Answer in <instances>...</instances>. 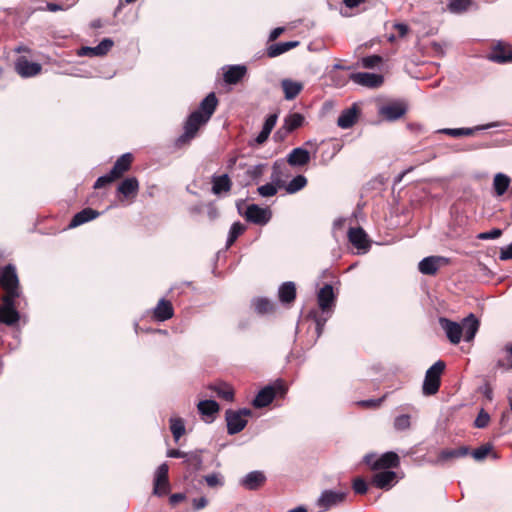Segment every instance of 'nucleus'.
I'll return each mask as SVG.
<instances>
[{
  "instance_id": "obj_1",
  "label": "nucleus",
  "mask_w": 512,
  "mask_h": 512,
  "mask_svg": "<svg viewBox=\"0 0 512 512\" xmlns=\"http://www.w3.org/2000/svg\"><path fill=\"white\" fill-rule=\"evenodd\" d=\"M134 156L131 153L121 155L106 175L99 177L94 183V189H101L122 178L131 169Z\"/></svg>"
},
{
  "instance_id": "obj_2",
  "label": "nucleus",
  "mask_w": 512,
  "mask_h": 512,
  "mask_svg": "<svg viewBox=\"0 0 512 512\" xmlns=\"http://www.w3.org/2000/svg\"><path fill=\"white\" fill-rule=\"evenodd\" d=\"M0 288L4 291L2 296L20 297V282L13 264L0 267Z\"/></svg>"
},
{
  "instance_id": "obj_3",
  "label": "nucleus",
  "mask_w": 512,
  "mask_h": 512,
  "mask_svg": "<svg viewBox=\"0 0 512 512\" xmlns=\"http://www.w3.org/2000/svg\"><path fill=\"white\" fill-rule=\"evenodd\" d=\"M208 121L199 113L192 112L184 123V133L177 138L176 146L181 148L188 145L196 137L199 129Z\"/></svg>"
},
{
  "instance_id": "obj_4",
  "label": "nucleus",
  "mask_w": 512,
  "mask_h": 512,
  "mask_svg": "<svg viewBox=\"0 0 512 512\" xmlns=\"http://www.w3.org/2000/svg\"><path fill=\"white\" fill-rule=\"evenodd\" d=\"M445 362L439 360L435 362L425 374L422 392L426 396H431L439 391L441 385V375L445 369Z\"/></svg>"
},
{
  "instance_id": "obj_5",
  "label": "nucleus",
  "mask_w": 512,
  "mask_h": 512,
  "mask_svg": "<svg viewBox=\"0 0 512 512\" xmlns=\"http://www.w3.org/2000/svg\"><path fill=\"white\" fill-rule=\"evenodd\" d=\"M287 386L281 380L276 381L272 385H268L261 389L252 404L256 408H263L268 406L276 396L284 397L287 393Z\"/></svg>"
},
{
  "instance_id": "obj_6",
  "label": "nucleus",
  "mask_w": 512,
  "mask_h": 512,
  "mask_svg": "<svg viewBox=\"0 0 512 512\" xmlns=\"http://www.w3.org/2000/svg\"><path fill=\"white\" fill-rule=\"evenodd\" d=\"M252 415V411L248 408L239 409L237 411L228 409L225 412L227 423V432L234 435L241 432L247 425V417Z\"/></svg>"
},
{
  "instance_id": "obj_7",
  "label": "nucleus",
  "mask_w": 512,
  "mask_h": 512,
  "mask_svg": "<svg viewBox=\"0 0 512 512\" xmlns=\"http://www.w3.org/2000/svg\"><path fill=\"white\" fill-rule=\"evenodd\" d=\"M18 297L2 296L0 305V323L13 326L20 320V314L16 307Z\"/></svg>"
},
{
  "instance_id": "obj_8",
  "label": "nucleus",
  "mask_w": 512,
  "mask_h": 512,
  "mask_svg": "<svg viewBox=\"0 0 512 512\" xmlns=\"http://www.w3.org/2000/svg\"><path fill=\"white\" fill-rule=\"evenodd\" d=\"M364 462L372 470L397 468L400 465L399 456L392 451L384 453L378 459H375V455L368 454L364 457Z\"/></svg>"
},
{
  "instance_id": "obj_9",
  "label": "nucleus",
  "mask_w": 512,
  "mask_h": 512,
  "mask_svg": "<svg viewBox=\"0 0 512 512\" xmlns=\"http://www.w3.org/2000/svg\"><path fill=\"white\" fill-rule=\"evenodd\" d=\"M487 58L495 63L512 62V46L506 42L498 41L492 45Z\"/></svg>"
},
{
  "instance_id": "obj_10",
  "label": "nucleus",
  "mask_w": 512,
  "mask_h": 512,
  "mask_svg": "<svg viewBox=\"0 0 512 512\" xmlns=\"http://www.w3.org/2000/svg\"><path fill=\"white\" fill-rule=\"evenodd\" d=\"M169 467L167 463L161 464L155 474L153 493L157 496H164L168 494L170 490L169 478H168Z\"/></svg>"
},
{
  "instance_id": "obj_11",
  "label": "nucleus",
  "mask_w": 512,
  "mask_h": 512,
  "mask_svg": "<svg viewBox=\"0 0 512 512\" xmlns=\"http://www.w3.org/2000/svg\"><path fill=\"white\" fill-rule=\"evenodd\" d=\"M349 79L358 85L368 88H378L384 82L382 75L368 72L352 73Z\"/></svg>"
},
{
  "instance_id": "obj_12",
  "label": "nucleus",
  "mask_w": 512,
  "mask_h": 512,
  "mask_svg": "<svg viewBox=\"0 0 512 512\" xmlns=\"http://www.w3.org/2000/svg\"><path fill=\"white\" fill-rule=\"evenodd\" d=\"M245 218L248 222L253 224L265 225L271 218V212L256 204H251L246 209Z\"/></svg>"
},
{
  "instance_id": "obj_13",
  "label": "nucleus",
  "mask_w": 512,
  "mask_h": 512,
  "mask_svg": "<svg viewBox=\"0 0 512 512\" xmlns=\"http://www.w3.org/2000/svg\"><path fill=\"white\" fill-rule=\"evenodd\" d=\"M335 294L330 284H325L317 294L319 308L323 313H330L335 305Z\"/></svg>"
},
{
  "instance_id": "obj_14",
  "label": "nucleus",
  "mask_w": 512,
  "mask_h": 512,
  "mask_svg": "<svg viewBox=\"0 0 512 512\" xmlns=\"http://www.w3.org/2000/svg\"><path fill=\"white\" fill-rule=\"evenodd\" d=\"M448 263V260L441 256H429L425 257L419 262L418 269L424 275H435L437 274L441 265Z\"/></svg>"
},
{
  "instance_id": "obj_15",
  "label": "nucleus",
  "mask_w": 512,
  "mask_h": 512,
  "mask_svg": "<svg viewBox=\"0 0 512 512\" xmlns=\"http://www.w3.org/2000/svg\"><path fill=\"white\" fill-rule=\"evenodd\" d=\"M349 242L359 250L367 251L370 248V241L363 228L351 227L348 230Z\"/></svg>"
},
{
  "instance_id": "obj_16",
  "label": "nucleus",
  "mask_w": 512,
  "mask_h": 512,
  "mask_svg": "<svg viewBox=\"0 0 512 512\" xmlns=\"http://www.w3.org/2000/svg\"><path fill=\"white\" fill-rule=\"evenodd\" d=\"M441 327L446 332L447 338L452 344H458L463 336V327L461 324L451 321L447 318H440Z\"/></svg>"
},
{
  "instance_id": "obj_17",
  "label": "nucleus",
  "mask_w": 512,
  "mask_h": 512,
  "mask_svg": "<svg viewBox=\"0 0 512 512\" xmlns=\"http://www.w3.org/2000/svg\"><path fill=\"white\" fill-rule=\"evenodd\" d=\"M347 496L346 492H335L332 490H325L320 498L318 499V506L328 510L333 506H336L342 503Z\"/></svg>"
},
{
  "instance_id": "obj_18",
  "label": "nucleus",
  "mask_w": 512,
  "mask_h": 512,
  "mask_svg": "<svg viewBox=\"0 0 512 512\" xmlns=\"http://www.w3.org/2000/svg\"><path fill=\"white\" fill-rule=\"evenodd\" d=\"M470 453V448L468 446H461L456 449H443L441 450L436 460L433 462L435 465H442L450 460L465 457Z\"/></svg>"
},
{
  "instance_id": "obj_19",
  "label": "nucleus",
  "mask_w": 512,
  "mask_h": 512,
  "mask_svg": "<svg viewBox=\"0 0 512 512\" xmlns=\"http://www.w3.org/2000/svg\"><path fill=\"white\" fill-rule=\"evenodd\" d=\"M174 316V308L171 301L164 298L160 299L153 309L152 317L154 320L164 322Z\"/></svg>"
},
{
  "instance_id": "obj_20",
  "label": "nucleus",
  "mask_w": 512,
  "mask_h": 512,
  "mask_svg": "<svg viewBox=\"0 0 512 512\" xmlns=\"http://www.w3.org/2000/svg\"><path fill=\"white\" fill-rule=\"evenodd\" d=\"M15 70L22 77H32L41 72L42 66L28 61L25 57H20L15 63Z\"/></svg>"
},
{
  "instance_id": "obj_21",
  "label": "nucleus",
  "mask_w": 512,
  "mask_h": 512,
  "mask_svg": "<svg viewBox=\"0 0 512 512\" xmlns=\"http://www.w3.org/2000/svg\"><path fill=\"white\" fill-rule=\"evenodd\" d=\"M218 106V99L214 92L209 93L201 102L199 107L193 111L199 113L207 120H210Z\"/></svg>"
},
{
  "instance_id": "obj_22",
  "label": "nucleus",
  "mask_w": 512,
  "mask_h": 512,
  "mask_svg": "<svg viewBox=\"0 0 512 512\" xmlns=\"http://www.w3.org/2000/svg\"><path fill=\"white\" fill-rule=\"evenodd\" d=\"M360 109L357 104H353L350 108L345 109L339 115L337 124L342 129L351 128L358 120Z\"/></svg>"
},
{
  "instance_id": "obj_23",
  "label": "nucleus",
  "mask_w": 512,
  "mask_h": 512,
  "mask_svg": "<svg viewBox=\"0 0 512 512\" xmlns=\"http://www.w3.org/2000/svg\"><path fill=\"white\" fill-rule=\"evenodd\" d=\"M407 111V107L402 102H393L383 106L380 114L387 120L394 121L401 118Z\"/></svg>"
},
{
  "instance_id": "obj_24",
  "label": "nucleus",
  "mask_w": 512,
  "mask_h": 512,
  "mask_svg": "<svg viewBox=\"0 0 512 512\" xmlns=\"http://www.w3.org/2000/svg\"><path fill=\"white\" fill-rule=\"evenodd\" d=\"M100 215V212L93 208L87 207L76 213L71 219L68 228H76L83 225L91 220L96 219Z\"/></svg>"
},
{
  "instance_id": "obj_25",
  "label": "nucleus",
  "mask_w": 512,
  "mask_h": 512,
  "mask_svg": "<svg viewBox=\"0 0 512 512\" xmlns=\"http://www.w3.org/2000/svg\"><path fill=\"white\" fill-rule=\"evenodd\" d=\"M310 159L309 151L302 147L292 149L287 155V163L293 167L305 166L310 162Z\"/></svg>"
},
{
  "instance_id": "obj_26",
  "label": "nucleus",
  "mask_w": 512,
  "mask_h": 512,
  "mask_svg": "<svg viewBox=\"0 0 512 512\" xmlns=\"http://www.w3.org/2000/svg\"><path fill=\"white\" fill-rule=\"evenodd\" d=\"M209 390L216 393L217 397L223 399L225 401H233L234 400V389L233 387L223 381H216L207 386Z\"/></svg>"
},
{
  "instance_id": "obj_27",
  "label": "nucleus",
  "mask_w": 512,
  "mask_h": 512,
  "mask_svg": "<svg viewBox=\"0 0 512 512\" xmlns=\"http://www.w3.org/2000/svg\"><path fill=\"white\" fill-rule=\"evenodd\" d=\"M397 475L393 471H382L373 475L372 484L379 489H389L396 482Z\"/></svg>"
},
{
  "instance_id": "obj_28",
  "label": "nucleus",
  "mask_w": 512,
  "mask_h": 512,
  "mask_svg": "<svg viewBox=\"0 0 512 512\" xmlns=\"http://www.w3.org/2000/svg\"><path fill=\"white\" fill-rule=\"evenodd\" d=\"M266 482V476L261 471H252L248 473L241 481L243 487L248 490H257Z\"/></svg>"
},
{
  "instance_id": "obj_29",
  "label": "nucleus",
  "mask_w": 512,
  "mask_h": 512,
  "mask_svg": "<svg viewBox=\"0 0 512 512\" xmlns=\"http://www.w3.org/2000/svg\"><path fill=\"white\" fill-rule=\"evenodd\" d=\"M479 325V320L475 317L474 314H469L463 320L461 326L463 327V336L465 341L470 342L474 339L479 329Z\"/></svg>"
},
{
  "instance_id": "obj_30",
  "label": "nucleus",
  "mask_w": 512,
  "mask_h": 512,
  "mask_svg": "<svg viewBox=\"0 0 512 512\" xmlns=\"http://www.w3.org/2000/svg\"><path fill=\"white\" fill-rule=\"evenodd\" d=\"M212 192L215 195H220L222 193H227L232 188V181L227 174L223 175H214L212 176Z\"/></svg>"
},
{
  "instance_id": "obj_31",
  "label": "nucleus",
  "mask_w": 512,
  "mask_h": 512,
  "mask_svg": "<svg viewBox=\"0 0 512 512\" xmlns=\"http://www.w3.org/2000/svg\"><path fill=\"white\" fill-rule=\"evenodd\" d=\"M278 297L283 304H292L296 299V285L294 282H284L278 291Z\"/></svg>"
},
{
  "instance_id": "obj_32",
  "label": "nucleus",
  "mask_w": 512,
  "mask_h": 512,
  "mask_svg": "<svg viewBox=\"0 0 512 512\" xmlns=\"http://www.w3.org/2000/svg\"><path fill=\"white\" fill-rule=\"evenodd\" d=\"M300 45L299 41H288L282 43L271 44L266 49V54L269 58H275L291 49Z\"/></svg>"
},
{
  "instance_id": "obj_33",
  "label": "nucleus",
  "mask_w": 512,
  "mask_h": 512,
  "mask_svg": "<svg viewBox=\"0 0 512 512\" xmlns=\"http://www.w3.org/2000/svg\"><path fill=\"white\" fill-rule=\"evenodd\" d=\"M281 87L286 100L295 99L303 90V84L301 82L293 81L291 79H283L281 81Z\"/></svg>"
},
{
  "instance_id": "obj_34",
  "label": "nucleus",
  "mask_w": 512,
  "mask_h": 512,
  "mask_svg": "<svg viewBox=\"0 0 512 512\" xmlns=\"http://www.w3.org/2000/svg\"><path fill=\"white\" fill-rule=\"evenodd\" d=\"M117 191L125 198L134 197L139 191V182L137 178L130 177L124 179L118 186Z\"/></svg>"
},
{
  "instance_id": "obj_35",
  "label": "nucleus",
  "mask_w": 512,
  "mask_h": 512,
  "mask_svg": "<svg viewBox=\"0 0 512 512\" xmlns=\"http://www.w3.org/2000/svg\"><path fill=\"white\" fill-rule=\"evenodd\" d=\"M247 69L242 65H232L229 66L226 72L224 73V81L227 84H237L242 78L245 76Z\"/></svg>"
},
{
  "instance_id": "obj_36",
  "label": "nucleus",
  "mask_w": 512,
  "mask_h": 512,
  "mask_svg": "<svg viewBox=\"0 0 512 512\" xmlns=\"http://www.w3.org/2000/svg\"><path fill=\"white\" fill-rule=\"evenodd\" d=\"M277 118H278L277 114H271L266 118L261 132L258 134V136L255 139L257 144L261 145L264 142H266L271 131L273 130V128L276 125Z\"/></svg>"
},
{
  "instance_id": "obj_37",
  "label": "nucleus",
  "mask_w": 512,
  "mask_h": 512,
  "mask_svg": "<svg viewBox=\"0 0 512 512\" xmlns=\"http://www.w3.org/2000/svg\"><path fill=\"white\" fill-rule=\"evenodd\" d=\"M305 121V118L300 113H290L285 119L281 129H284L286 133H291L294 130L300 128Z\"/></svg>"
},
{
  "instance_id": "obj_38",
  "label": "nucleus",
  "mask_w": 512,
  "mask_h": 512,
  "mask_svg": "<svg viewBox=\"0 0 512 512\" xmlns=\"http://www.w3.org/2000/svg\"><path fill=\"white\" fill-rule=\"evenodd\" d=\"M183 464L186 465V467L188 469H191L192 471L200 470L203 465L202 451L195 450L187 452Z\"/></svg>"
},
{
  "instance_id": "obj_39",
  "label": "nucleus",
  "mask_w": 512,
  "mask_h": 512,
  "mask_svg": "<svg viewBox=\"0 0 512 512\" xmlns=\"http://www.w3.org/2000/svg\"><path fill=\"white\" fill-rule=\"evenodd\" d=\"M113 41L109 38L103 39L96 47H85L82 48L84 54L103 56L112 48Z\"/></svg>"
},
{
  "instance_id": "obj_40",
  "label": "nucleus",
  "mask_w": 512,
  "mask_h": 512,
  "mask_svg": "<svg viewBox=\"0 0 512 512\" xmlns=\"http://www.w3.org/2000/svg\"><path fill=\"white\" fill-rule=\"evenodd\" d=\"M199 412L211 420L214 419V416L220 410L219 404L214 400H203L200 401L197 405Z\"/></svg>"
},
{
  "instance_id": "obj_41",
  "label": "nucleus",
  "mask_w": 512,
  "mask_h": 512,
  "mask_svg": "<svg viewBox=\"0 0 512 512\" xmlns=\"http://www.w3.org/2000/svg\"><path fill=\"white\" fill-rule=\"evenodd\" d=\"M503 353V357L496 362V368L502 371H510L512 370V342L504 346Z\"/></svg>"
},
{
  "instance_id": "obj_42",
  "label": "nucleus",
  "mask_w": 512,
  "mask_h": 512,
  "mask_svg": "<svg viewBox=\"0 0 512 512\" xmlns=\"http://www.w3.org/2000/svg\"><path fill=\"white\" fill-rule=\"evenodd\" d=\"M511 183L510 178L502 173L495 175L493 180V187L497 196H502L509 188Z\"/></svg>"
},
{
  "instance_id": "obj_43",
  "label": "nucleus",
  "mask_w": 512,
  "mask_h": 512,
  "mask_svg": "<svg viewBox=\"0 0 512 512\" xmlns=\"http://www.w3.org/2000/svg\"><path fill=\"white\" fill-rule=\"evenodd\" d=\"M475 3L472 0H451L448 3V10L451 13L460 14L471 9Z\"/></svg>"
},
{
  "instance_id": "obj_44",
  "label": "nucleus",
  "mask_w": 512,
  "mask_h": 512,
  "mask_svg": "<svg viewBox=\"0 0 512 512\" xmlns=\"http://www.w3.org/2000/svg\"><path fill=\"white\" fill-rule=\"evenodd\" d=\"M254 308L259 314H269L275 311V305L267 298H257L253 301Z\"/></svg>"
},
{
  "instance_id": "obj_45",
  "label": "nucleus",
  "mask_w": 512,
  "mask_h": 512,
  "mask_svg": "<svg viewBox=\"0 0 512 512\" xmlns=\"http://www.w3.org/2000/svg\"><path fill=\"white\" fill-rule=\"evenodd\" d=\"M307 178L303 175H297L294 177L284 188L287 193L294 194L302 190L307 185Z\"/></svg>"
},
{
  "instance_id": "obj_46",
  "label": "nucleus",
  "mask_w": 512,
  "mask_h": 512,
  "mask_svg": "<svg viewBox=\"0 0 512 512\" xmlns=\"http://www.w3.org/2000/svg\"><path fill=\"white\" fill-rule=\"evenodd\" d=\"M170 430L174 440L177 442L185 434L184 421L181 418H171Z\"/></svg>"
},
{
  "instance_id": "obj_47",
  "label": "nucleus",
  "mask_w": 512,
  "mask_h": 512,
  "mask_svg": "<svg viewBox=\"0 0 512 512\" xmlns=\"http://www.w3.org/2000/svg\"><path fill=\"white\" fill-rule=\"evenodd\" d=\"M483 127H475V128H446L441 132L447 134L452 137H463V136H472L475 131L482 129Z\"/></svg>"
},
{
  "instance_id": "obj_48",
  "label": "nucleus",
  "mask_w": 512,
  "mask_h": 512,
  "mask_svg": "<svg viewBox=\"0 0 512 512\" xmlns=\"http://www.w3.org/2000/svg\"><path fill=\"white\" fill-rule=\"evenodd\" d=\"M245 229H246V227L242 223H240V222L233 223L230 228V231H229V236L227 239V247H230L231 245H233L234 242L237 240V238L244 233Z\"/></svg>"
},
{
  "instance_id": "obj_49",
  "label": "nucleus",
  "mask_w": 512,
  "mask_h": 512,
  "mask_svg": "<svg viewBox=\"0 0 512 512\" xmlns=\"http://www.w3.org/2000/svg\"><path fill=\"white\" fill-rule=\"evenodd\" d=\"M282 167L283 164L278 161H276L272 167L271 179L278 188H283L285 186V181L283 180L284 174L281 171Z\"/></svg>"
},
{
  "instance_id": "obj_50",
  "label": "nucleus",
  "mask_w": 512,
  "mask_h": 512,
  "mask_svg": "<svg viewBox=\"0 0 512 512\" xmlns=\"http://www.w3.org/2000/svg\"><path fill=\"white\" fill-rule=\"evenodd\" d=\"M492 445L490 443L483 444L479 448L470 451L469 454L476 460V461H482L484 460L492 451Z\"/></svg>"
},
{
  "instance_id": "obj_51",
  "label": "nucleus",
  "mask_w": 512,
  "mask_h": 512,
  "mask_svg": "<svg viewBox=\"0 0 512 512\" xmlns=\"http://www.w3.org/2000/svg\"><path fill=\"white\" fill-rule=\"evenodd\" d=\"M308 317L314 320L316 324L317 337H320L324 329L326 318H323L317 310H311Z\"/></svg>"
},
{
  "instance_id": "obj_52",
  "label": "nucleus",
  "mask_w": 512,
  "mask_h": 512,
  "mask_svg": "<svg viewBox=\"0 0 512 512\" xmlns=\"http://www.w3.org/2000/svg\"><path fill=\"white\" fill-rule=\"evenodd\" d=\"M386 397H387V394H385L383 397H381L379 399L362 400V401L357 402V405L360 407H363V408L376 409L382 405V403L384 402Z\"/></svg>"
},
{
  "instance_id": "obj_53",
  "label": "nucleus",
  "mask_w": 512,
  "mask_h": 512,
  "mask_svg": "<svg viewBox=\"0 0 512 512\" xmlns=\"http://www.w3.org/2000/svg\"><path fill=\"white\" fill-rule=\"evenodd\" d=\"M352 487L354 492L359 495H364L368 490L366 481L361 477H357L353 480Z\"/></svg>"
},
{
  "instance_id": "obj_54",
  "label": "nucleus",
  "mask_w": 512,
  "mask_h": 512,
  "mask_svg": "<svg viewBox=\"0 0 512 512\" xmlns=\"http://www.w3.org/2000/svg\"><path fill=\"white\" fill-rule=\"evenodd\" d=\"M277 186L274 183H267L258 187V193L262 197H271L277 193Z\"/></svg>"
},
{
  "instance_id": "obj_55",
  "label": "nucleus",
  "mask_w": 512,
  "mask_h": 512,
  "mask_svg": "<svg viewBox=\"0 0 512 512\" xmlns=\"http://www.w3.org/2000/svg\"><path fill=\"white\" fill-rule=\"evenodd\" d=\"M410 416L407 414L400 415L396 417L394 421V427L397 430H406L410 427Z\"/></svg>"
},
{
  "instance_id": "obj_56",
  "label": "nucleus",
  "mask_w": 512,
  "mask_h": 512,
  "mask_svg": "<svg viewBox=\"0 0 512 512\" xmlns=\"http://www.w3.org/2000/svg\"><path fill=\"white\" fill-rule=\"evenodd\" d=\"M489 421V414L484 409H481L477 418L475 419L474 425L477 428H485L488 425Z\"/></svg>"
},
{
  "instance_id": "obj_57",
  "label": "nucleus",
  "mask_w": 512,
  "mask_h": 512,
  "mask_svg": "<svg viewBox=\"0 0 512 512\" xmlns=\"http://www.w3.org/2000/svg\"><path fill=\"white\" fill-rule=\"evenodd\" d=\"M502 235V230L499 228H494L487 232L480 233L477 238L480 240H489V239H497Z\"/></svg>"
},
{
  "instance_id": "obj_58",
  "label": "nucleus",
  "mask_w": 512,
  "mask_h": 512,
  "mask_svg": "<svg viewBox=\"0 0 512 512\" xmlns=\"http://www.w3.org/2000/svg\"><path fill=\"white\" fill-rule=\"evenodd\" d=\"M382 61L378 55L367 56L362 59V64L365 68H374Z\"/></svg>"
},
{
  "instance_id": "obj_59",
  "label": "nucleus",
  "mask_w": 512,
  "mask_h": 512,
  "mask_svg": "<svg viewBox=\"0 0 512 512\" xmlns=\"http://www.w3.org/2000/svg\"><path fill=\"white\" fill-rule=\"evenodd\" d=\"M204 479L207 485L212 488L223 485V481L219 478L217 474L206 475Z\"/></svg>"
},
{
  "instance_id": "obj_60",
  "label": "nucleus",
  "mask_w": 512,
  "mask_h": 512,
  "mask_svg": "<svg viewBox=\"0 0 512 512\" xmlns=\"http://www.w3.org/2000/svg\"><path fill=\"white\" fill-rule=\"evenodd\" d=\"M499 258L503 261L512 259V243L507 247L501 248Z\"/></svg>"
},
{
  "instance_id": "obj_61",
  "label": "nucleus",
  "mask_w": 512,
  "mask_h": 512,
  "mask_svg": "<svg viewBox=\"0 0 512 512\" xmlns=\"http://www.w3.org/2000/svg\"><path fill=\"white\" fill-rule=\"evenodd\" d=\"M208 500L206 497L195 498L192 501L193 509L200 510L207 506Z\"/></svg>"
},
{
  "instance_id": "obj_62",
  "label": "nucleus",
  "mask_w": 512,
  "mask_h": 512,
  "mask_svg": "<svg viewBox=\"0 0 512 512\" xmlns=\"http://www.w3.org/2000/svg\"><path fill=\"white\" fill-rule=\"evenodd\" d=\"M394 29L397 31L398 36L401 37V38L406 36L407 33L409 32L408 25H406L404 23H396L394 25Z\"/></svg>"
},
{
  "instance_id": "obj_63",
  "label": "nucleus",
  "mask_w": 512,
  "mask_h": 512,
  "mask_svg": "<svg viewBox=\"0 0 512 512\" xmlns=\"http://www.w3.org/2000/svg\"><path fill=\"white\" fill-rule=\"evenodd\" d=\"M284 31H285L284 27H277V28L273 29L270 32L268 41L269 42H274L275 40H277L281 36V34L284 33Z\"/></svg>"
},
{
  "instance_id": "obj_64",
  "label": "nucleus",
  "mask_w": 512,
  "mask_h": 512,
  "mask_svg": "<svg viewBox=\"0 0 512 512\" xmlns=\"http://www.w3.org/2000/svg\"><path fill=\"white\" fill-rule=\"evenodd\" d=\"M187 452L181 451L179 449H170L167 452V456L171 458H184L186 456Z\"/></svg>"
}]
</instances>
